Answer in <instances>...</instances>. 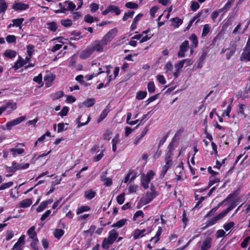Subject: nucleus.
<instances>
[{"instance_id":"1","label":"nucleus","mask_w":250,"mask_h":250,"mask_svg":"<svg viewBox=\"0 0 250 250\" xmlns=\"http://www.w3.org/2000/svg\"><path fill=\"white\" fill-rule=\"evenodd\" d=\"M119 233L115 229H112L108 232L107 238H104L102 243V248L108 250L109 246L113 244L117 239Z\"/></svg>"},{"instance_id":"2","label":"nucleus","mask_w":250,"mask_h":250,"mask_svg":"<svg viewBox=\"0 0 250 250\" xmlns=\"http://www.w3.org/2000/svg\"><path fill=\"white\" fill-rule=\"evenodd\" d=\"M158 195L157 192L153 184L150 186V190L147 191L141 198L140 201L143 205H146L151 202Z\"/></svg>"},{"instance_id":"3","label":"nucleus","mask_w":250,"mask_h":250,"mask_svg":"<svg viewBox=\"0 0 250 250\" xmlns=\"http://www.w3.org/2000/svg\"><path fill=\"white\" fill-rule=\"evenodd\" d=\"M155 175V173L152 170H149L146 174H141V185L145 189L148 188L149 184Z\"/></svg>"},{"instance_id":"4","label":"nucleus","mask_w":250,"mask_h":250,"mask_svg":"<svg viewBox=\"0 0 250 250\" xmlns=\"http://www.w3.org/2000/svg\"><path fill=\"white\" fill-rule=\"evenodd\" d=\"M180 132H177L173 137L171 142L167 146V151L166 154V158L172 159L173 155V151L177 146L178 139L177 137L180 135Z\"/></svg>"},{"instance_id":"5","label":"nucleus","mask_w":250,"mask_h":250,"mask_svg":"<svg viewBox=\"0 0 250 250\" xmlns=\"http://www.w3.org/2000/svg\"><path fill=\"white\" fill-rule=\"evenodd\" d=\"M117 32L116 27L110 30L101 39L103 44L107 45L116 36Z\"/></svg>"},{"instance_id":"6","label":"nucleus","mask_w":250,"mask_h":250,"mask_svg":"<svg viewBox=\"0 0 250 250\" xmlns=\"http://www.w3.org/2000/svg\"><path fill=\"white\" fill-rule=\"evenodd\" d=\"M152 230L151 227H148L146 229H136L132 232V236L134 240H136L144 237L146 234L150 233Z\"/></svg>"},{"instance_id":"7","label":"nucleus","mask_w":250,"mask_h":250,"mask_svg":"<svg viewBox=\"0 0 250 250\" xmlns=\"http://www.w3.org/2000/svg\"><path fill=\"white\" fill-rule=\"evenodd\" d=\"M237 113L243 119H245L250 114V107L247 104H239L238 105Z\"/></svg>"},{"instance_id":"8","label":"nucleus","mask_w":250,"mask_h":250,"mask_svg":"<svg viewBox=\"0 0 250 250\" xmlns=\"http://www.w3.org/2000/svg\"><path fill=\"white\" fill-rule=\"evenodd\" d=\"M212 239L210 237H207L198 244L200 247V250H209L212 246Z\"/></svg>"},{"instance_id":"9","label":"nucleus","mask_w":250,"mask_h":250,"mask_svg":"<svg viewBox=\"0 0 250 250\" xmlns=\"http://www.w3.org/2000/svg\"><path fill=\"white\" fill-rule=\"evenodd\" d=\"M189 43L188 41H184L180 46V50L178 53V56L179 58H183L185 56V52L188 50Z\"/></svg>"},{"instance_id":"10","label":"nucleus","mask_w":250,"mask_h":250,"mask_svg":"<svg viewBox=\"0 0 250 250\" xmlns=\"http://www.w3.org/2000/svg\"><path fill=\"white\" fill-rule=\"evenodd\" d=\"M224 217L222 215V214L220 213L217 215L215 217L212 218L211 219L208 220L206 222V225L204 227V228H207L210 226H211L214 224H215L218 221L223 219Z\"/></svg>"},{"instance_id":"11","label":"nucleus","mask_w":250,"mask_h":250,"mask_svg":"<svg viewBox=\"0 0 250 250\" xmlns=\"http://www.w3.org/2000/svg\"><path fill=\"white\" fill-rule=\"evenodd\" d=\"M19 145L22 146H25L24 143H18L15 147L11 148L10 149V151L12 152V155L14 157H16L18 155L22 154L24 152V149L23 148L17 147Z\"/></svg>"},{"instance_id":"12","label":"nucleus","mask_w":250,"mask_h":250,"mask_svg":"<svg viewBox=\"0 0 250 250\" xmlns=\"http://www.w3.org/2000/svg\"><path fill=\"white\" fill-rule=\"evenodd\" d=\"M93 52L92 47L91 46H88L81 52L80 57L82 59H87L92 54Z\"/></svg>"},{"instance_id":"13","label":"nucleus","mask_w":250,"mask_h":250,"mask_svg":"<svg viewBox=\"0 0 250 250\" xmlns=\"http://www.w3.org/2000/svg\"><path fill=\"white\" fill-rule=\"evenodd\" d=\"M106 46L105 44H103L102 40L96 41L92 44L91 47L93 48V51H96L97 52H102L104 51V48Z\"/></svg>"},{"instance_id":"14","label":"nucleus","mask_w":250,"mask_h":250,"mask_svg":"<svg viewBox=\"0 0 250 250\" xmlns=\"http://www.w3.org/2000/svg\"><path fill=\"white\" fill-rule=\"evenodd\" d=\"M29 8V5L21 2H15L13 6L12 9L15 11H23Z\"/></svg>"},{"instance_id":"15","label":"nucleus","mask_w":250,"mask_h":250,"mask_svg":"<svg viewBox=\"0 0 250 250\" xmlns=\"http://www.w3.org/2000/svg\"><path fill=\"white\" fill-rule=\"evenodd\" d=\"M55 76L50 72H47L44 76V81L46 82L45 85L49 87L51 85V83L54 80Z\"/></svg>"},{"instance_id":"16","label":"nucleus","mask_w":250,"mask_h":250,"mask_svg":"<svg viewBox=\"0 0 250 250\" xmlns=\"http://www.w3.org/2000/svg\"><path fill=\"white\" fill-rule=\"evenodd\" d=\"M32 200L30 198H26L21 201L18 205V207L20 208H27L29 207L32 204Z\"/></svg>"},{"instance_id":"17","label":"nucleus","mask_w":250,"mask_h":250,"mask_svg":"<svg viewBox=\"0 0 250 250\" xmlns=\"http://www.w3.org/2000/svg\"><path fill=\"white\" fill-rule=\"evenodd\" d=\"M241 61L250 62V49L244 48L240 57Z\"/></svg>"},{"instance_id":"18","label":"nucleus","mask_w":250,"mask_h":250,"mask_svg":"<svg viewBox=\"0 0 250 250\" xmlns=\"http://www.w3.org/2000/svg\"><path fill=\"white\" fill-rule=\"evenodd\" d=\"M96 195V191L93 190L92 189L86 190L84 192V197L88 200L92 199Z\"/></svg>"},{"instance_id":"19","label":"nucleus","mask_w":250,"mask_h":250,"mask_svg":"<svg viewBox=\"0 0 250 250\" xmlns=\"http://www.w3.org/2000/svg\"><path fill=\"white\" fill-rule=\"evenodd\" d=\"M12 165L15 166L16 171L21 169H25L29 167V164H19L15 161L12 163Z\"/></svg>"},{"instance_id":"20","label":"nucleus","mask_w":250,"mask_h":250,"mask_svg":"<svg viewBox=\"0 0 250 250\" xmlns=\"http://www.w3.org/2000/svg\"><path fill=\"white\" fill-rule=\"evenodd\" d=\"M27 234L29 238L32 240L37 239V235L35 231V227L32 226L30 227L27 231Z\"/></svg>"},{"instance_id":"21","label":"nucleus","mask_w":250,"mask_h":250,"mask_svg":"<svg viewBox=\"0 0 250 250\" xmlns=\"http://www.w3.org/2000/svg\"><path fill=\"white\" fill-rule=\"evenodd\" d=\"M144 217V213L142 210H138L134 214L133 219L134 221L140 222Z\"/></svg>"},{"instance_id":"22","label":"nucleus","mask_w":250,"mask_h":250,"mask_svg":"<svg viewBox=\"0 0 250 250\" xmlns=\"http://www.w3.org/2000/svg\"><path fill=\"white\" fill-rule=\"evenodd\" d=\"M236 51V45L233 44L230 47L228 48L227 52L226 53V58L228 60L230 59V58L233 55Z\"/></svg>"},{"instance_id":"23","label":"nucleus","mask_w":250,"mask_h":250,"mask_svg":"<svg viewBox=\"0 0 250 250\" xmlns=\"http://www.w3.org/2000/svg\"><path fill=\"white\" fill-rule=\"evenodd\" d=\"M24 65H25L24 60L23 59H22L20 56H19V59L14 63V65L13 66V67L15 70H17L20 68L22 67Z\"/></svg>"},{"instance_id":"24","label":"nucleus","mask_w":250,"mask_h":250,"mask_svg":"<svg viewBox=\"0 0 250 250\" xmlns=\"http://www.w3.org/2000/svg\"><path fill=\"white\" fill-rule=\"evenodd\" d=\"M171 21V25L175 28H178L183 23L182 20L178 17L172 18L170 20Z\"/></svg>"},{"instance_id":"25","label":"nucleus","mask_w":250,"mask_h":250,"mask_svg":"<svg viewBox=\"0 0 250 250\" xmlns=\"http://www.w3.org/2000/svg\"><path fill=\"white\" fill-rule=\"evenodd\" d=\"M127 220L126 219H122L119 221H118L117 222L113 223L111 227L113 228H120L124 226L127 222Z\"/></svg>"},{"instance_id":"26","label":"nucleus","mask_w":250,"mask_h":250,"mask_svg":"<svg viewBox=\"0 0 250 250\" xmlns=\"http://www.w3.org/2000/svg\"><path fill=\"white\" fill-rule=\"evenodd\" d=\"M62 4L65 5V7L66 6V8H65L66 11L68 10L73 11L76 7L75 3L70 1H65Z\"/></svg>"},{"instance_id":"27","label":"nucleus","mask_w":250,"mask_h":250,"mask_svg":"<svg viewBox=\"0 0 250 250\" xmlns=\"http://www.w3.org/2000/svg\"><path fill=\"white\" fill-rule=\"evenodd\" d=\"M90 210V208L88 206H82L78 207L76 209V214H81L84 212L88 211Z\"/></svg>"},{"instance_id":"28","label":"nucleus","mask_w":250,"mask_h":250,"mask_svg":"<svg viewBox=\"0 0 250 250\" xmlns=\"http://www.w3.org/2000/svg\"><path fill=\"white\" fill-rule=\"evenodd\" d=\"M77 59V56L75 54L70 57L68 60L69 62L68 66L70 67L74 68L76 64Z\"/></svg>"},{"instance_id":"29","label":"nucleus","mask_w":250,"mask_h":250,"mask_svg":"<svg viewBox=\"0 0 250 250\" xmlns=\"http://www.w3.org/2000/svg\"><path fill=\"white\" fill-rule=\"evenodd\" d=\"M4 55L8 58L12 59L16 56L17 52L15 50L7 49L5 51Z\"/></svg>"},{"instance_id":"30","label":"nucleus","mask_w":250,"mask_h":250,"mask_svg":"<svg viewBox=\"0 0 250 250\" xmlns=\"http://www.w3.org/2000/svg\"><path fill=\"white\" fill-rule=\"evenodd\" d=\"M209 180L208 184V186L206 189L209 188L211 186H212L213 185L219 183L220 182L219 178L215 177V176H210L209 177Z\"/></svg>"},{"instance_id":"31","label":"nucleus","mask_w":250,"mask_h":250,"mask_svg":"<svg viewBox=\"0 0 250 250\" xmlns=\"http://www.w3.org/2000/svg\"><path fill=\"white\" fill-rule=\"evenodd\" d=\"M83 116V115L80 116L76 120V123L78 124V127H80L82 126H83L84 125H86L90 121V117L87 116L86 115L84 116L85 117L87 118V121L85 123H81V118Z\"/></svg>"},{"instance_id":"32","label":"nucleus","mask_w":250,"mask_h":250,"mask_svg":"<svg viewBox=\"0 0 250 250\" xmlns=\"http://www.w3.org/2000/svg\"><path fill=\"white\" fill-rule=\"evenodd\" d=\"M233 3V0H229L224 7L219 9V12H227L231 7Z\"/></svg>"},{"instance_id":"33","label":"nucleus","mask_w":250,"mask_h":250,"mask_svg":"<svg viewBox=\"0 0 250 250\" xmlns=\"http://www.w3.org/2000/svg\"><path fill=\"white\" fill-rule=\"evenodd\" d=\"M210 31V25L209 24H206L204 25L202 33V37L204 38L208 34V33Z\"/></svg>"},{"instance_id":"34","label":"nucleus","mask_w":250,"mask_h":250,"mask_svg":"<svg viewBox=\"0 0 250 250\" xmlns=\"http://www.w3.org/2000/svg\"><path fill=\"white\" fill-rule=\"evenodd\" d=\"M24 19L22 18L14 19L12 20V25L13 26L19 27L20 28H21V25Z\"/></svg>"},{"instance_id":"35","label":"nucleus","mask_w":250,"mask_h":250,"mask_svg":"<svg viewBox=\"0 0 250 250\" xmlns=\"http://www.w3.org/2000/svg\"><path fill=\"white\" fill-rule=\"evenodd\" d=\"M47 28L52 32H55L58 29V25L56 22L52 21L47 23Z\"/></svg>"},{"instance_id":"36","label":"nucleus","mask_w":250,"mask_h":250,"mask_svg":"<svg viewBox=\"0 0 250 250\" xmlns=\"http://www.w3.org/2000/svg\"><path fill=\"white\" fill-rule=\"evenodd\" d=\"M109 110L107 108H105L101 113L98 120V123H99L102 121L107 115Z\"/></svg>"},{"instance_id":"37","label":"nucleus","mask_w":250,"mask_h":250,"mask_svg":"<svg viewBox=\"0 0 250 250\" xmlns=\"http://www.w3.org/2000/svg\"><path fill=\"white\" fill-rule=\"evenodd\" d=\"M186 62H189V60L188 59H185L179 61L178 62L175 64V68L176 69L181 70L184 66V63Z\"/></svg>"},{"instance_id":"38","label":"nucleus","mask_w":250,"mask_h":250,"mask_svg":"<svg viewBox=\"0 0 250 250\" xmlns=\"http://www.w3.org/2000/svg\"><path fill=\"white\" fill-rule=\"evenodd\" d=\"M64 96L62 91H59L51 95V98L53 100H58Z\"/></svg>"},{"instance_id":"39","label":"nucleus","mask_w":250,"mask_h":250,"mask_svg":"<svg viewBox=\"0 0 250 250\" xmlns=\"http://www.w3.org/2000/svg\"><path fill=\"white\" fill-rule=\"evenodd\" d=\"M147 95L146 91H140L136 94V98L138 100H141L146 98Z\"/></svg>"},{"instance_id":"40","label":"nucleus","mask_w":250,"mask_h":250,"mask_svg":"<svg viewBox=\"0 0 250 250\" xmlns=\"http://www.w3.org/2000/svg\"><path fill=\"white\" fill-rule=\"evenodd\" d=\"M5 169L7 172L11 173V174H6V177L11 176L16 171L15 166L12 165L11 167H5Z\"/></svg>"},{"instance_id":"41","label":"nucleus","mask_w":250,"mask_h":250,"mask_svg":"<svg viewBox=\"0 0 250 250\" xmlns=\"http://www.w3.org/2000/svg\"><path fill=\"white\" fill-rule=\"evenodd\" d=\"M119 70H120V69H119V67H116L114 68V72H113L114 75V78H111L112 76L111 75L109 76V78H108L107 83L105 84V86H106L112 80L115 79V78L118 75Z\"/></svg>"},{"instance_id":"42","label":"nucleus","mask_w":250,"mask_h":250,"mask_svg":"<svg viewBox=\"0 0 250 250\" xmlns=\"http://www.w3.org/2000/svg\"><path fill=\"white\" fill-rule=\"evenodd\" d=\"M64 230L62 229H56L54 232L55 237L58 239H60L64 234Z\"/></svg>"},{"instance_id":"43","label":"nucleus","mask_w":250,"mask_h":250,"mask_svg":"<svg viewBox=\"0 0 250 250\" xmlns=\"http://www.w3.org/2000/svg\"><path fill=\"white\" fill-rule=\"evenodd\" d=\"M61 24L65 27H69L72 25V21L70 19L62 20L61 21Z\"/></svg>"},{"instance_id":"44","label":"nucleus","mask_w":250,"mask_h":250,"mask_svg":"<svg viewBox=\"0 0 250 250\" xmlns=\"http://www.w3.org/2000/svg\"><path fill=\"white\" fill-rule=\"evenodd\" d=\"M95 103V100L94 99L89 98V99H87L86 101H85L83 102V104L85 106L89 107H91L92 105H93Z\"/></svg>"},{"instance_id":"45","label":"nucleus","mask_w":250,"mask_h":250,"mask_svg":"<svg viewBox=\"0 0 250 250\" xmlns=\"http://www.w3.org/2000/svg\"><path fill=\"white\" fill-rule=\"evenodd\" d=\"M109 8L110 9V12H114L116 15H119L121 13V10L116 6L110 5H109Z\"/></svg>"},{"instance_id":"46","label":"nucleus","mask_w":250,"mask_h":250,"mask_svg":"<svg viewBox=\"0 0 250 250\" xmlns=\"http://www.w3.org/2000/svg\"><path fill=\"white\" fill-rule=\"evenodd\" d=\"M147 89L150 93H154L155 92V85L153 81H150L148 83Z\"/></svg>"},{"instance_id":"47","label":"nucleus","mask_w":250,"mask_h":250,"mask_svg":"<svg viewBox=\"0 0 250 250\" xmlns=\"http://www.w3.org/2000/svg\"><path fill=\"white\" fill-rule=\"evenodd\" d=\"M171 166H169L168 165L165 164L162 167V171L160 174V177L161 178H163L165 174H166L167 171L168 170V169L170 168Z\"/></svg>"},{"instance_id":"48","label":"nucleus","mask_w":250,"mask_h":250,"mask_svg":"<svg viewBox=\"0 0 250 250\" xmlns=\"http://www.w3.org/2000/svg\"><path fill=\"white\" fill-rule=\"evenodd\" d=\"M14 184V183L12 181L8 183H4L0 186V190H4L11 187Z\"/></svg>"},{"instance_id":"49","label":"nucleus","mask_w":250,"mask_h":250,"mask_svg":"<svg viewBox=\"0 0 250 250\" xmlns=\"http://www.w3.org/2000/svg\"><path fill=\"white\" fill-rule=\"evenodd\" d=\"M27 53L29 55H33L35 51V46L33 44H29L27 45Z\"/></svg>"},{"instance_id":"50","label":"nucleus","mask_w":250,"mask_h":250,"mask_svg":"<svg viewBox=\"0 0 250 250\" xmlns=\"http://www.w3.org/2000/svg\"><path fill=\"white\" fill-rule=\"evenodd\" d=\"M25 118H26V117L25 116H21V117H18L11 121L13 123V125H17L20 124L21 123L22 121H23L25 119Z\"/></svg>"},{"instance_id":"51","label":"nucleus","mask_w":250,"mask_h":250,"mask_svg":"<svg viewBox=\"0 0 250 250\" xmlns=\"http://www.w3.org/2000/svg\"><path fill=\"white\" fill-rule=\"evenodd\" d=\"M125 6L126 7L129 9H137L138 8V4L133 2H126Z\"/></svg>"},{"instance_id":"52","label":"nucleus","mask_w":250,"mask_h":250,"mask_svg":"<svg viewBox=\"0 0 250 250\" xmlns=\"http://www.w3.org/2000/svg\"><path fill=\"white\" fill-rule=\"evenodd\" d=\"M134 14V12L133 11H129L127 12H125L123 18V20L124 21H125L128 19V18H132Z\"/></svg>"},{"instance_id":"53","label":"nucleus","mask_w":250,"mask_h":250,"mask_svg":"<svg viewBox=\"0 0 250 250\" xmlns=\"http://www.w3.org/2000/svg\"><path fill=\"white\" fill-rule=\"evenodd\" d=\"M125 193H123L119 195L117 197V202L119 204L122 205L124 203V202L125 201Z\"/></svg>"},{"instance_id":"54","label":"nucleus","mask_w":250,"mask_h":250,"mask_svg":"<svg viewBox=\"0 0 250 250\" xmlns=\"http://www.w3.org/2000/svg\"><path fill=\"white\" fill-rule=\"evenodd\" d=\"M47 205H46L45 202L44 201H43L37 208L36 210L38 212H42L47 207Z\"/></svg>"},{"instance_id":"55","label":"nucleus","mask_w":250,"mask_h":250,"mask_svg":"<svg viewBox=\"0 0 250 250\" xmlns=\"http://www.w3.org/2000/svg\"><path fill=\"white\" fill-rule=\"evenodd\" d=\"M6 40L8 43H15L16 42V37L15 35H8L6 37Z\"/></svg>"},{"instance_id":"56","label":"nucleus","mask_w":250,"mask_h":250,"mask_svg":"<svg viewBox=\"0 0 250 250\" xmlns=\"http://www.w3.org/2000/svg\"><path fill=\"white\" fill-rule=\"evenodd\" d=\"M219 207V205L217 206L212 208L211 209L209 210V211L205 215V217H208L212 216L215 212L217 210Z\"/></svg>"},{"instance_id":"57","label":"nucleus","mask_w":250,"mask_h":250,"mask_svg":"<svg viewBox=\"0 0 250 250\" xmlns=\"http://www.w3.org/2000/svg\"><path fill=\"white\" fill-rule=\"evenodd\" d=\"M156 79L159 82V83L162 84H165L167 83L164 76L162 75L159 74L157 75Z\"/></svg>"},{"instance_id":"58","label":"nucleus","mask_w":250,"mask_h":250,"mask_svg":"<svg viewBox=\"0 0 250 250\" xmlns=\"http://www.w3.org/2000/svg\"><path fill=\"white\" fill-rule=\"evenodd\" d=\"M234 226V223L233 222H229V223H225L224 225V226H223V228L224 229L226 230V231H228L230 229H232V228H233V227Z\"/></svg>"},{"instance_id":"59","label":"nucleus","mask_w":250,"mask_h":250,"mask_svg":"<svg viewBox=\"0 0 250 250\" xmlns=\"http://www.w3.org/2000/svg\"><path fill=\"white\" fill-rule=\"evenodd\" d=\"M189 40L192 42L195 47H196L198 44V41L196 35L194 34H191L189 37Z\"/></svg>"},{"instance_id":"60","label":"nucleus","mask_w":250,"mask_h":250,"mask_svg":"<svg viewBox=\"0 0 250 250\" xmlns=\"http://www.w3.org/2000/svg\"><path fill=\"white\" fill-rule=\"evenodd\" d=\"M200 7L199 4L195 1H192L191 4L190 6V8L192 11H197Z\"/></svg>"},{"instance_id":"61","label":"nucleus","mask_w":250,"mask_h":250,"mask_svg":"<svg viewBox=\"0 0 250 250\" xmlns=\"http://www.w3.org/2000/svg\"><path fill=\"white\" fill-rule=\"evenodd\" d=\"M69 111V108L67 106H64L62 110L59 113V115L61 117H63L66 116Z\"/></svg>"},{"instance_id":"62","label":"nucleus","mask_w":250,"mask_h":250,"mask_svg":"<svg viewBox=\"0 0 250 250\" xmlns=\"http://www.w3.org/2000/svg\"><path fill=\"white\" fill-rule=\"evenodd\" d=\"M235 206L231 205L226 210L222 211L220 213L224 217L230 210L234 208Z\"/></svg>"},{"instance_id":"63","label":"nucleus","mask_w":250,"mask_h":250,"mask_svg":"<svg viewBox=\"0 0 250 250\" xmlns=\"http://www.w3.org/2000/svg\"><path fill=\"white\" fill-rule=\"evenodd\" d=\"M173 69V66L170 62H167L164 67V70H166V72L168 71L171 72Z\"/></svg>"},{"instance_id":"64","label":"nucleus","mask_w":250,"mask_h":250,"mask_svg":"<svg viewBox=\"0 0 250 250\" xmlns=\"http://www.w3.org/2000/svg\"><path fill=\"white\" fill-rule=\"evenodd\" d=\"M39 240L38 239L33 240L31 243L30 246L34 250H39V247L37 245Z\"/></svg>"}]
</instances>
